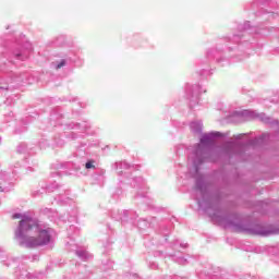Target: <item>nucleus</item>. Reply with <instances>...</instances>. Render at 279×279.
I'll list each match as a JSON object with an SVG mask.
<instances>
[{
    "label": "nucleus",
    "mask_w": 279,
    "mask_h": 279,
    "mask_svg": "<svg viewBox=\"0 0 279 279\" xmlns=\"http://www.w3.org/2000/svg\"><path fill=\"white\" fill-rule=\"evenodd\" d=\"M16 236H19L20 245L23 247H39V245H47L51 241L49 232L40 230L38 223L29 217L20 221Z\"/></svg>",
    "instance_id": "1"
},
{
    "label": "nucleus",
    "mask_w": 279,
    "mask_h": 279,
    "mask_svg": "<svg viewBox=\"0 0 279 279\" xmlns=\"http://www.w3.org/2000/svg\"><path fill=\"white\" fill-rule=\"evenodd\" d=\"M85 169H95V161L89 160L85 163Z\"/></svg>",
    "instance_id": "2"
},
{
    "label": "nucleus",
    "mask_w": 279,
    "mask_h": 279,
    "mask_svg": "<svg viewBox=\"0 0 279 279\" xmlns=\"http://www.w3.org/2000/svg\"><path fill=\"white\" fill-rule=\"evenodd\" d=\"M64 64H66V62L64 60H62L58 65L57 69H61L62 66H64Z\"/></svg>",
    "instance_id": "3"
},
{
    "label": "nucleus",
    "mask_w": 279,
    "mask_h": 279,
    "mask_svg": "<svg viewBox=\"0 0 279 279\" xmlns=\"http://www.w3.org/2000/svg\"><path fill=\"white\" fill-rule=\"evenodd\" d=\"M21 217H23V216H21V214H14L12 216V219H21Z\"/></svg>",
    "instance_id": "4"
}]
</instances>
